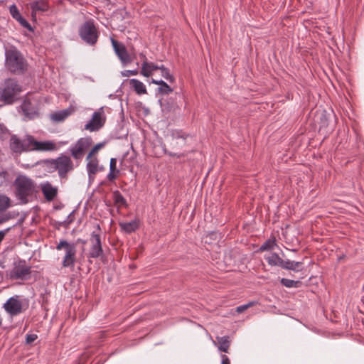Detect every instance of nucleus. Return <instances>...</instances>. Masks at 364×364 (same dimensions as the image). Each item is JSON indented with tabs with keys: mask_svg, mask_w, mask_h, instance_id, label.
Returning <instances> with one entry per match:
<instances>
[{
	"mask_svg": "<svg viewBox=\"0 0 364 364\" xmlns=\"http://www.w3.org/2000/svg\"><path fill=\"white\" fill-rule=\"evenodd\" d=\"M15 196L22 204L29 202L38 192L35 182L25 175L17 176L14 181Z\"/></svg>",
	"mask_w": 364,
	"mask_h": 364,
	"instance_id": "nucleus-1",
	"label": "nucleus"
},
{
	"mask_svg": "<svg viewBox=\"0 0 364 364\" xmlns=\"http://www.w3.org/2000/svg\"><path fill=\"white\" fill-rule=\"evenodd\" d=\"M5 65L14 75H23L28 69V63L22 54L16 48L5 52Z\"/></svg>",
	"mask_w": 364,
	"mask_h": 364,
	"instance_id": "nucleus-2",
	"label": "nucleus"
},
{
	"mask_svg": "<svg viewBox=\"0 0 364 364\" xmlns=\"http://www.w3.org/2000/svg\"><path fill=\"white\" fill-rule=\"evenodd\" d=\"M22 87L14 78H7L0 86V100L6 105H12L18 100Z\"/></svg>",
	"mask_w": 364,
	"mask_h": 364,
	"instance_id": "nucleus-3",
	"label": "nucleus"
},
{
	"mask_svg": "<svg viewBox=\"0 0 364 364\" xmlns=\"http://www.w3.org/2000/svg\"><path fill=\"white\" fill-rule=\"evenodd\" d=\"M80 38L89 46H95L98 41L100 32L93 19L85 21L78 29Z\"/></svg>",
	"mask_w": 364,
	"mask_h": 364,
	"instance_id": "nucleus-4",
	"label": "nucleus"
},
{
	"mask_svg": "<svg viewBox=\"0 0 364 364\" xmlns=\"http://www.w3.org/2000/svg\"><path fill=\"white\" fill-rule=\"evenodd\" d=\"M58 250L64 249L65 255L62 262L63 267L73 268L76 262V245L75 243H70L65 240H60L59 243L56 246Z\"/></svg>",
	"mask_w": 364,
	"mask_h": 364,
	"instance_id": "nucleus-5",
	"label": "nucleus"
},
{
	"mask_svg": "<svg viewBox=\"0 0 364 364\" xmlns=\"http://www.w3.org/2000/svg\"><path fill=\"white\" fill-rule=\"evenodd\" d=\"M31 266L25 259L15 261L9 276L12 279L28 280L31 278Z\"/></svg>",
	"mask_w": 364,
	"mask_h": 364,
	"instance_id": "nucleus-6",
	"label": "nucleus"
},
{
	"mask_svg": "<svg viewBox=\"0 0 364 364\" xmlns=\"http://www.w3.org/2000/svg\"><path fill=\"white\" fill-rule=\"evenodd\" d=\"M56 167L58 176L61 180H67L68 173L75 168L70 156L63 154L56 158Z\"/></svg>",
	"mask_w": 364,
	"mask_h": 364,
	"instance_id": "nucleus-7",
	"label": "nucleus"
},
{
	"mask_svg": "<svg viewBox=\"0 0 364 364\" xmlns=\"http://www.w3.org/2000/svg\"><path fill=\"white\" fill-rule=\"evenodd\" d=\"M92 144V139L90 136L80 138L69 149L71 156L74 159L81 161Z\"/></svg>",
	"mask_w": 364,
	"mask_h": 364,
	"instance_id": "nucleus-8",
	"label": "nucleus"
},
{
	"mask_svg": "<svg viewBox=\"0 0 364 364\" xmlns=\"http://www.w3.org/2000/svg\"><path fill=\"white\" fill-rule=\"evenodd\" d=\"M9 147L14 153L31 151V135H27L24 139H20L17 135L13 134L10 138Z\"/></svg>",
	"mask_w": 364,
	"mask_h": 364,
	"instance_id": "nucleus-9",
	"label": "nucleus"
},
{
	"mask_svg": "<svg viewBox=\"0 0 364 364\" xmlns=\"http://www.w3.org/2000/svg\"><path fill=\"white\" fill-rule=\"evenodd\" d=\"M105 121L106 117L104 115L103 108L101 107L92 114V118L85 124V129L91 132L98 131L104 126Z\"/></svg>",
	"mask_w": 364,
	"mask_h": 364,
	"instance_id": "nucleus-10",
	"label": "nucleus"
},
{
	"mask_svg": "<svg viewBox=\"0 0 364 364\" xmlns=\"http://www.w3.org/2000/svg\"><path fill=\"white\" fill-rule=\"evenodd\" d=\"M92 245L90 249L87 257L89 258L96 259L104 256L101 237L100 232H92L90 239Z\"/></svg>",
	"mask_w": 364,
	"mask_h": 364,
	"instance_id": "nucleus-11",
	"label": "nucleus"
},
{
	"mask_svg": "<svg viewBox=\"0 0 364 364\" xmlns=\"http://www.w3.org/2000/svg\"><path fill=\"white\" fill-rule=\"evenodd\" d=\"M111 42L116 55L122 64L127 65L133 61V58L129 55L127 48L122 43H120L114 38H111Z\"/></svg>",
	"mask_w": 364,
	"mask_h": 364,
	"instance_id": "nucleus-12",
	"label": "nucleus"
},
{
	"mask_svg": "<svg viewBox=\"0 0 364 364\" xmlns=\"http://www.w3.org/2000/svg\"><path fill=\"white\" fill-rule=\"evenodd\" d=\"M18 297V296H12L4 304L5 311L11 316H16L23 311L22 302Z\"/></svg>",
	"mask_w": 364,
	"mask_h": 364,
	"instance_id": "nucleus-13",
	"label": "nucleus"
},
{
	"mask_svg": "<svg viewBox=\"0 0 364 364\" xmlns=\"http://www.w3.org/2000/svg\"><path fill=\"white\" fill-rule=\"evenodd\" d=\"M21 109L23 115L28 119H33L38 116L37 109L32 105L30 99H25L21 105Z\"/></svg>",
	"mask_w": 364,
	"mask_h": 364,
	"instance_id": "nucleus-14",
	"label": "nucleus"
},
{
	"mask_svg": "<svg viewBox=\"0 0 364 364\" xmlns=\"http://www.w3.org/2000/svg\"><path fill=\"white\" fill-rule=\"evenodd\" d=\"M56 148L55 144L50 141H38L31 136V151H53Z\"/></svg>",
	"mask_w": 364,
	"mask_h": 364,
	"instance_id": "nucleus-15",
	"label": "nucleus"
},
{
	"mask_svg": "<svg viewBox=\"0 0 364 364\" xmlns=\"http://www.w3.org/2000/svg\"><path fill=\"white\" fill-rule=\"evenodd\" d=\"M41 191L44 198L48 201L53 200L58 196V188L53 186L50 182L47 181L41 185Z\"/></svg>",
	"mask_w": 364,
	"mask_h": 364,
	"instance_id": "nucleus-16",
	"label": "nucleus"
},
{
	"mask_svg": "<svg viewBox=\"0 0 364 364\" xmlns=\"http://www.w3.org/2000/svg\"><path fill=\"white\" fill-rule=\"evenodd\" d=\"M30 7L31 9V14L33 17L34 15L38 12H45L48 11L50 6L48 0H37L31 2L30 4Z\"/></svg>",
	"mask_w": 364,
	"mask_h": 364,
	"instance_id": "nucleus-17",
	"label": "nucleus"
},
{
	"mask_svg": "<svg viewBox=\"0 0 364 364\" xmlns=\"http://www.w3.org/2000/svg\"><path fill=\"white\" fill-rule=\"evenodd\" d=\"M86 159L87 160L86 168L89 178H93L95 174L99 171V160L97 156H92V158L88 159V155L87 156Z\"/></svg>",
	"mask_w": 364,
	"mask_h": 364,
	"instance_id": "nucleus-18",
	"label": "nucleus"
},
{
	"mask_svg": "<svg viewBox=\"0 0 364 364\" xmlns=\"http://www.w3.org/2000/svg\"><path fill=\"white\" fill-rule=\"evenodd\" d=\"M119 227L124 232L131 234L134 232L139 228V220L135 218L134 220L128 223H120Z\"/></svg>",
	"mask_w": 364,
	"mask_h": 364,
	"instance_id": "nucleus-19",
	"label": "nucleus"
},
{
	"mask_svg": "<svg viewBox=\"0 0 364 364\" xmlns=\"http://www.w3.org/2000/svg\"><path fill=\"white\" fill-rule=\"evenodd\" d=\"M159 66L153 63L144 60L141 65V74L144 77H149L155 70H159Z\"/></svg>",
	"mask_w": 364,
	"mask_h": 364,
	"instance_id": "nucleus-20",
	"label": "nucleus"
},
{
	"mask_svg": "<svg viewBox=\"0 0 364 364\" xmlns=\"http://www.w3.org/2000/svg\"><path fill=\"white\" fill-rule=\"evenodd\" d=\"M216 340L218 342V348L220 351L228 353L231 344V339L229 336H217Z\"/></svg>",
	"mask_w": 364,
	"mask_h": 364,
	"instance_id": "nucleus-21",
	"label": "nucleus"
},
{
	"mask_svg": "<svg viewBox=\"0 0 364 364\" xmlns=\"http://www.w3.org/2000/svg\"><path fill=\"white\" fill-rule=\"evenodd\" d=\"M71 114L69 109L60 110L50 114V119L53 122H60L64 121Z\"/></svg>",
	"mask_w": 364,
	"mask_h": 364,
	"instance_id": "nucleus-22",
	"label": "nucleus"
},
{
	"mask_svg": "<svg viewBox=\"0 0 364 364\" xmlns=\"http://www.w3.org/2000/svg\"><path fill=\"white\" fill-rule=\"evenodd\" d=\"M129 85L139 95L146 94L147 90L143 82L137 79L129 80Z\"/></svg>",
	"mask_w": 364,
	"mask_h": 364,
	"instance_id": "nucleus-23",
	"label": "nucleus"
},
{
	"mask_svg": "<svg viewBox=\"0 0 364 364\" xmlns=\"http://www.w3.org/2000/svg\"><path fill=\"white\" fill-rule=\"evenodd\" d=\"M119 173V170L117 168V159L112 158L109 162V173L107 176V178L109 181L115 180L117 175Z\"/></svg>",
	"mask_w": 364,
	"mask_h": 364,
	"instance_id": "nucleus-24",
	"label": "nucleus"
},
{
	"mask_svg": "<svg viewBox=\"0 0 364 364\" xmlns=\"http://www.w3.org/2000/svg\"><path fill=\"white\" fill-rule=\"evenodd\" d=\"M162 111L165 113L176 112L180 109L179 107L173 100L167 101L161 104Z\"/></svg>",
	"mask_w": 364,
	"mask_h": 364,
	"instance_id": "nucleus-25",
	"label": "nucleus"
},
{
	"mask_svg": "<svg viewBox=\"0 0 364 364\" xmlns=\"http://www.w3.org/2000/svg\"><path fill=\"white\" fill-rule=\"evenodd\" d=\"M112 198L114 204L117 205L119 208L127 206L126 199L118 190H116L112 193Z\"/></svg>",
	"mask_w": 364,
	"mask_h": 364,
	"instance_id": "nucleus-26",
	"label": "nucleus"
},
{
	"mask_svg": "<svg viewBox=\"0 0 364 364\" xmlns=\"http://www.w3.org/2000/svg\"><path fill=\"white\" fill-rule=\"evenodd\" d=\"M41 164L48 173L57 171L56 159H45L41 161Z\"/></svg>",
	"mask_w": 364,
	"mask_h": 364,
	"instance_id": "nucleus-27",
	"label": "nucleus"
},
{
	"mask_svg": "<svg viewBox=\"0 0 364 364\" xmlns=\"http://www.w3.org/2000/svg\"><path fill=\"white\" fill-rule=\"evenodd\" d=\"M276 239L274 237H272L268 240H267L259 248V252L264 251H269L274 249V246H276Z\"/></svg>",
	"mask_w": 364,
	"mask_h": 364,
	"instance_id": "nucleus-28",
	"label": "nucleus"
},
{
	"mask_svg": "<svg viewBox=\"0 0 364 364\" xmlns=\"http://www.w3.org/2000/svg\"><path fill=\"white\" fill-rule=\"evenodd\" d=\"M266 260L271 266H278L281 267L283 259L276 252L272 253L269 257H266Z\"/></svg>",
	"mask_w": 364,
	"mask_h": 364,
	"instance_id": "nucleus-29",
	"label": "nucleus"
},
{
	"mask_svg": "<svg viewBox=\"0 0 364 364\" xmlns=\"http://www.w3.org/2000/svg\"><path fill=\"white\" fill-rule=\"evenodd\" d=\"M159 87L157 88V92L161 95H168L173 92V89L164 80H159Z\"/></svg>",
	"mask_w": 364,
	"mask_h": 364,
	"instance_id": "nucleus-30",
	"label": "nucleus"
},
{
	"mask_svg": "<svg viewBox=\"0 0 364 364\" xmlns=\"http://www.w3.org/2000/svg\"><path fill=\"white\" fill-rule=\"evenodd\" d=\"M281 284L287 287V288H291L295 287L298 288L300 287L302 284V282L299 280H292L287 278H282L280 280Z\"/></svg>",
	"mask_w": 364,
	"mask_h": 364,
	"instance_id": "nucleus-31",
	"label": "nucleus"
},
{
	"mask_svg": "<svg viewBox=\"0 0 364 364\" xmlns=\"http://www.w3.org/2000/svg\"><path fill=\"white\" fill-rule=\"evenodd\" d=\"M159 70H161V75L168 81L170 82H173L175 81V77L170 73L168 68H166L164 65H161L159 66Z\"/></svg>",
	"mask_w": 364,
	"mask_h": 364,
	"instance_id": "nucleus-32",
	"label": "nucleus"
},
{
	"mask_svg": "<svg viewBox=\"0 0 364 364\" xmlns=\"http://www.w3.org/2000/svg\"><path fill=\"white\" fill-rule=\"evenodd\" d=\"M105 142H101L95 144L90 151L88 153V159L92 158V156H96L95 154L98 152V151L103 148L105 145Z\"/></svg>",
	"mask_w": 364,
	"mask_h": 364,
	"instance_id": "nucleus-33",
	"label": "nucleus"
},
{
	"mask_svg": "<svg viewBox=\"0 0 364 364\" xmlns=\"http://www.w3.org/2000/svg\"><path fill=\"white\" fill-rule=\"evenodd\" d=\"M15 20H16L23 28H27L28 31H33V28L31 24L21 15Z\"/></svg>",
	"mask_w": 364,
	"mask_h": 364,
	"instance_id": "nucleus-34",
	"label": "nucleus"
},
{
	"mask_svg": "<svg viewBox=\"0 0 364 364\" xmlns=\"http://www.w3.org/2000/svg\"><path fill=\"white\" fill-rule=\"evenodd\" d=\"M9 11L11 15V16L16 19L18 18L20 15H21L18 11V9L17 8L16 4H13L9 8Z\"/></svg>",
	"mask_w": 364,
	"mask_h": 364,
	"instance_id": "nucleus-35",
	"label": "nucleus"
},
{
	"mask_svg": "<svg viewBox=\"0 0 364 364\" xmlns=\"http://www.w3.org/2000/svg\"><path fill=\"white\" fill-rule=\"evenodd\" d=\"M303 262H292L291 270L294 272H299L302 270Z\"/></svg>",
	"mask_w": 364,
	"mask_h": 364,
	"instance_id": "nucleus-36",
	"label": "nucleus"
},
{
	"mask_svg": "<svg viewBox=\"0 0 364 364\" xmlns=\"http://www.w3.org/2000/svg\"><path fill=\"white\" fill-rule=\"evenodd\" d=\"M292 262L289 259L284 260L282 261L281 267L284 269L291 270L292 269Z\"/></svg>",
	"mask_w": 364,
	"mask_h": 364,
	"instance_id": "nucleus-37",
	"label": "nucleus"
},
{
	"mask_svg": "<svg viewBox=\"0 0 364 364\" xmlns=\"http://www.w3.org/2000/svg\"><path fill=\"white\" fill-rule=\"evenodd\" d=\"M38 338V336L34 333L27 334L26 336V343L31 344Z\"/></svg>",
	"mask_w": 364,
	"mask_h": 364,
	"instance_id": "nucleus-38",
	"label": "nucleus"
},
{
	"mask_svg": "<svg viewBox=\"0 0 364 364\" xmlns=\"http://www.w3.org/2000/svg\"><path fill=\"white\" fill-rule=\"evenodd\" d=\"M320 122L322 124L323 127L328 125V119L326 117V111H323L321 113H320Z\"/></svg>",
	"mask_w": 364,
	"mask_h": 364,
	"instance_id": "nucleus-39",
	"label": "nucleus"
},
{
	"mask_svg": "<svg viewBox=\"0 0 364 364\" xmlns=\"http://www.w3.org/2000/svg\"><path fill=\"white\" fill-rule=\"evenodd\" d=\"M138 74V70L136 69V70H124L123 72H122V76L124 77H129L131 75H136Z\"/></svg>",
	"mask_w": 364,
	"mask_h": 364,
	"instance_id": "nucleus-40",
	"label": "nucleus"
},
{
	"mask_svg": "<svg viewBox=\"0 0 364 364\" xmlns=\"http://www.w3.org/2000/svg\"><path fill=\"white\" fill-rule=\"evenodd\" d=\"M75 210H73L67 217V218L64 220L65 221L68 227L75 220L74 213Z\"/></svg>",
	"mask_w": 364,
	"mask_h": 364,
	"instance_id": "nucleus-41",
	"label": "nucleus"
},
{
	"mask_svg": "<svg viewBox=\"0 0 364 364\" xmlns=\"http://www.w3.org/2000/svg\"><path fill=\"white\" fill-rule=\"evenodd\" d=\"M53 225L58 230H59L61 227L65 228H68L65 221H64V220L63 221H55Z\"/></svg>",
	"mask_w": 364,
	"mask_h": 364,
	"instance_id": "nucleus-42",
	"label": "nucleus"
},
{
	"mask_svg": "<svg viewBox=\"0 0 364 364\" xmlns=\"http://www.w3.org/2000/svg\"><path fill=\"white\" fill-rule=\"evenodd\" d=\"M7 128L2 124H0V136L3 137L8 133Z\"/></svg>",
	"mask_w": 364,
	"mask_h": 364,
	"instance_id": "nucleus-43",
	"label": "nucleus"
},
{
	"mask_svg": "<svg viewBox=\"0 0 364 364\" xmlns=\"http://www.w3.org/2000/svg\"><path fill=\"white\" fill-rule=\"evenodd\" d=\"M165 154L169 155L170 156H172V157H177L178 159H180L181 157H183L185 156V154H176V153H172V152H168L165 150Z\"/></svg>",
	"mask_w": 364,
	"mask_h": 364,
	"instance_id": "nucleus-44",
	"label": "nucleus"
},
{
	"mask_svg": "<svg viewBox=\"0 0 364 364\" xmlns=\"http://www.w3.org/2000/svg\"><path fill=\"white\" fill-rule=\"evenodd\" d=\"M222 364H230V359L226 355H222Z\"/></svg>",
	"mask_w": 364,
	"mask_h": 364,
	"instance_id": "nucleus-45",
	"label": "nucleus"
},
{
	"mask_svg": "<svg viewBox=\"0 0 364 364\" xmlns=\"http://www.w3.org/2000/svg\"><path fill=\"white\" fill-rule=\"evenodd\" d=\"M188 136V134H182L181 132H177L176 138L179 139L182 138L184 140L186 139V138Z\"/></svg>",
	"mask_w": 364,
	"mask_h": 364,
	"instance_id": "nucleus-46",
	"label": "nucleus"
},
{
	"mask_svg": "<svg viewBox=\"0 0 364 364\" xmlns=\"http://www.w3.org/2000/svg\"><path fill=\"white\" fill-rule=\"evenodd\" d=\"M188 136V134H182L181 132H177L176 138L179 139L182 138L184 140L186 139V138Z\"/></svg>",
	"mask_w": 364,
	"mask_h": 364,
	"instance_id": "nucleus-47",
	"label": "nucleus"
},
{
	"mask_svg": "<svg viewBox=\"0 0 364 364\" xmlns=\"http://www.w3.org/2000/svg\"><path fill=\"white\" fill-rule=\"evenodd\" d=\"M247 309V306H245V304L244 305H241V306H239L237 307V312L238 313H242L244 311H245Z\"/></svg>",
	"mask_w": 364,
	"mask_h": 364,
	"instance_id": "nucleus-48",
	"label": "nucleus"
},
{
	"mask_svg": "<svg viewBox=\"0 0 364 364\" xmlns=\"http://www.w3.org/2000/svg\"><path fill=\"white\" fill-rule=\"evenodd\" d=\"M139 56H140V58L143 60V62H144V60L147 61V58H146V57L145 54H144L143 53H141L139 54Z\"/></svg>",
	"mask_w": 364,
	"mask_h": 364,
	"instance_id": "nucleus-49",
	"label": "nucleus"
},
{
	"mask_svg": "<svg viewBox=\"0 0 364 364\" xmlns=\"http://www.w3.org/2000/svg\"><path fill=\"white\" fill-rule=\"evenodd\" d=\"M245 305L247 306V309H248L249 307L252 306L254 305V302H250Z\"/></svg>",
	"mask_w": 364,
	"mask_h": 364,
	"instance_id": "nucleus-50",
	"label": "nucleus"
},
{
	"mask_svg": "<svg viewBox=\"0 0 364 364\" xmlns=\"http://www.w3.org/2000/svg\"><path fill=\"white\" fill-rule=\"evenodd\" d=\"M151 82L155 84V85H159V83H158L159 80H157L152 79L151 80Z\"/></svg>",
	"mask_w": 364,
	"mask_h": 364,
	"instance_id": "nucleus-51",
	"label": "nucleus"
},
{
	"mask_svg": "<svg viewBox=\"0 0 364 364\" xmlns=\"http://www.w3.org/2000/svg\"><path fill=\"white\" fill-rule=\"evenodd\" d=\"M77 242H80L82 244H85L86 243V241L85 240H81V239H78L77 240Z\"/></svg>",
	"mask_w": 364,
	"mask_h": 364,
	"instance_id": "nucleus-52",
	"label": "nucleus"
},
{
	"mask_svg": "<svg viewBox=\"0 0 364 364\" xmlns=\"http://www.w3.org/2000/svg\"><path fill=\"white\" fill-rule=\"evenodd\" d=\"M54 208L55 209H60L61 206L60 205H56V206H54Z\"/></svg>",
	"mask_w": 364,
	"mask_h": 364,
	"instance_id": "nucleus-53",
	"label": "nucleus"
},
{
	"mask_svg": "<svg viewBox=\"0 0 364 364\" xmlns=\"http://www.w3.org/2000/svg\"><path fill=\"white\" fill-rule=\"evenodd\" d=\"M97 228L98 231H99V232H100V225H97Z\"/></svg>",
	"mask_w": 364,
	"mask_h": 364,
	"instance_id": "nucleus-54",
	"label": "nucleus"
},
{
	"mask_svg": "<svg viewBox=\"0 0 364 364\" xmlns=\"http://www.w3.org/2000/svg\"><path fill=\"white\" fill-rule=\"evenodd\" d=\"M98 169H99V171H102V170L104 169V168H103V167H99V166H98Z\"/></svg>",
	"mask_w": 364,
	"mask_h": 364,
	"instance_id": "nucleus-55",
	"label": "nucleus"
},
{
	"mask_svg": "<svg viewBox=\"0 0 364 364\" xmlns=\"http://www.w3.org/2000/svg\"><path fill=\"white\" fill-rule=\"evenodd\" d=\"M1 323H2V322H1V319L0 318V326L1 325Z\"/></svg>",
	"mask_w": 364,
	"mask_h": 364,
	"instance_id": "nucleus-56",
	"label": "nucleus"
}]
</instances>
